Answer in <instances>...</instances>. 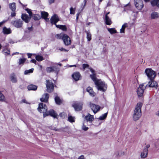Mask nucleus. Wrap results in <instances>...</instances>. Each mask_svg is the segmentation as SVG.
I'll use <instances>...</instances> for the list:
<instances>
[{"instance_id": "32", "label": "nucleus", "mask_w": 159, "mask_h": 159, "mask_svg": "<svg viewBox=\"0 0 159 159\" xmlns=\"http://www.w3.org/2000/svg\"><path fill=\"white\" fill-rule=\"evenodd\" d=\"M108 112L102 114V116L99 117L98 119L100 120H103L107 117V115Z\"/></svg>"}, {"instance_id": "64", "label": "nucleus", "mask_w": 159, "mask_h": 159, "mask_svg": "<svg viewBox=\"0 0 159 159\" xmlns=\"http://www.w3.org/2000/svg\"><path fill=\"white\" fill-rule=\"evenodd\" d=\"M99 1V3H100L102 2L103 0H98Z\"/></svg>"}, {"instance_id": "19", "label": "nucleus", "mask_w": 159, "mask_h": 159, "mask_svg": "<svg viewBox=\"0 0 159 159\" xmlns=\"http://www.w3.org/2000/svg\"><path fill=\"white\" fill-rule=\"evenodd\" d=\"M49 97V95L48 93L44 94L40 98V100L41 102H47Z\"/></svg>"}, {"instance_id": "27", "label": "nucleus", "mask_w": 159, "mask_h": 159, "mask_svg": "<svg viewBox=\"0 0 159 159\" xmlns=\"http://www.w3.org/2000/svg\"><path fill=\"white\" fill-rule=\"evenodd\" d=\"M151 4L152 6L159 7V0H152Z\"/></svg>"}, {"instance_id": "20", "label": "nucleus", "mask_w": 159, "mask_h": 159, "mask_svg": "<svg viewBox=\"0 0 159 159\" xmlns=\"http://www.w3.org/2000/svg\"><path fill=\"white\" fill-rule=\"evenodd\" d=\"M148 149H147V148H144L143 150V152L141 153V158H144L146 157L148 155Z\"/></svg>"}, {"instance_id": "18", "label": "nucleus", "mask_w": 159, "mask_h": 159, "mask_svg": "<svg viewBox=\"0 0 159 159\" xmlns=\"http://www.w3.org/2000/svg\"><path fill=\"white\" fill-rule=\"evenodd\" d=\"M72 77L75 81H77L80 80L81 76L79 72H76L72 74Z\"/></svg>"}, {"instance_id": "25", "label": "nucleus", "mask_w": 159, "mask_h": 159, "mask_svg": "<svg viewBox=\"0 0 159 159\" xmlns=\"http://www.w3.org/2000/svg\"><path fill=\"white\" fill-rule=\"evenodd\" d=\"M42 17L44 18L46 21L48 20V14L47 12L45 11H42L41 12Z\"/></svg>"}, {"instance_id": "59", "label": "nucleus", "mask_w": 159, "mask_h": 159, "mask_svg": "<svg viewBox=\"0 0 159 159\" xmlns=\"http://www.w3.org/2000/svg\"><path fill=\"white\" fill-rule=\"evenodd\" d=\"M3 23V22H0V27L2 25Z\"/></svg>"}, {"instance_id": "17", "label": "nucleus", "mask_w": 159, "mask_h": 159, "mask_svg": "<svg viewBox=\"0 0 159 159\" xmlns=\"http://www.w3.org/2000/svg\"><path fill=\"white\" fill-rule=\"evenodd\" d=\"M157 82L154 81L153 80H150L148 83V84L146 85V87H147L148 86L149 87H154L157 88Z\"/></svg>"}, {"instance_id": "55", "label": "nucleus", "mask_w": 159, "mask_h": 159, "mask_svg": "<svg viewBox=\"0 0 159 159\" xmlns=\"http://www.w3.org/2000/svg\"><path fill=\"white\" fill-rule=\"evenodd\" d=\"M74 66L76 67L77 66L76 65H69V67H74Z\"/></svg>"}, {"instance_id": "58", "label": "nucleus", "mask_w": 159, "mask_h": 159, "mask_svg": "<svg viewBox=\"0 0 159 159\" xmlns=\"http://www.w3.org/2000/svg\"><path fill=\"white\" fill-rule=\"evenodd\" d=\"M28 29L29 30H32V27H29V28H28Z\"/></svg>"}, {"instance_id": "46", "label": "nucleus", "mask_w": 159, "mask_h": 159, "mask_svg": "<svg viewBox=\"0 0 159 159\" xmlns=\"http://www.w3.org/2000/svg\"><path fill=\"white\" fill-rule=\"evenodd\" d=\"M59 50H61V51H65V52H67V51H68V50H66V49H65L64 48H62L59 49Z\"/></svg>"}, {"instance_id": "33", "label": "nucleus", "mask_w": 159, "mask_h": 159, "mask_svg": "<svg viewBox=\"0 0 159 159\" xmlns=\"http://www.w3.org/2000/svg\"><path fill=\"white\" fill-rule=\"evenodd\" d=\"M9 7L12 11H15L16 10V6L15 3H10L9 5Z\"/></svg>"}, {"instance_id": "2", "label": "nucleus", "mask_w": 159, "mask_h": 159, "mask_svg": "<svg viewBox=\"0 0 159 159\" xmlns=\"http://www.w3.org/2000/svg\"><path fill=\"white\" fill-rule=\"evenodd\" d=\"M142 105L141 102H139L136 106L133 115V119L135 121L138 120L141 116V108Z\"/></svg>"}, {"instance_id": "48", "label": "nucleus", "mask_w": 159, "mask_h": 159, "mask_svg": "<svg viewBox=\"0 0 159 159\" xmlns=\"http://www.w3.org/2000/svg\"><path fill=\"white\" fill-rule=\"evenodd\" d=\"M31 62L33 63H34V64H36V61L34 59H33L31 60Z\"/></svg>"}, {"instance_id": "11", "label": "nucleus", "mask_w": 159, "mask_h": 159, "mask_svg": "<svg viewBox=\"0 0 159 159\" xmlns=\"http://www.w3.org/2000/svg\"><path fill=\"white\" fill-rule=\"evenodd\" d=\"M90 107L94 114L96 113L99 111L101 108L99 106L91 102L90 103Z\"/></svg>"}, {"instance_id": "57", "label": "nucleus", "mask_w": 159, "mask_h": 159, "mask_svg": "<svg viewBox=\"0 0 159 159\" xmlns=\"http://www.w3.org/2000/svg\"><path fill=\"white\" fill-rule=\"evenodd\" d=\"M150 146V145L149 144H147L146 146V148H147V149H148V148Z\"/></svg>"}, {"instance_id": "8", "label": "nucleus", "mask_w": 159, "mask_h": 159, "mask_svg": "<svg viewBox=\"0 0 159 159\" xmlns=\"http://www.w3.org/2000/svg\"><path fill=\"white\" fill-rule=\"evenodd\" d=\"M134 4L137 9L139 10L142 9L143 7V2L142 0H134Z\"/></svg>"}, {"instance_id": "30", "label": "nucleus", "mask_w": 159, "mask_h": 159, "mask_svg": "<svg viewBox=\"0 0 159 159\" xmlns=\"http://www.w3.org/2000/svg\"><path fill=\"white\" fill-rule=\"evenodd\" d=\"M26 59L25 58H20L19 59L18 61V64L19 65H23L24 63L26 61Z\"/></svg>"}, {"instance_id": "34", "label": "nucleus", "mask_w": 159, "mask_h": 159, "mask_svg": "<svg viewBox=\"0 0 159 159\" xmlns=\"http://www.w3.org/2000/svg\"><path fill=\"white\" fill-rule=\"evenodd\" d=\"M108 31L111 34L116 33L117 31L114 28H108Z\"/></svg>"}, {"instance_id": "3", "label": "nucleus", "mask_w": 159, "mask_h": 159, "mask_svg": "<svg viewBox=\"0 0 159 159\" xmlns=\"http://www.w3.org/2000/svg\"><path fill=\"white\" fill-rule=\"evenodd\" d=\"M59 18L58 16L56 14H54L53 16H52L50 20L52 24H55L56 25V26L57 28L62 30L64 31L66 30V28L65 25H57L56 23L59 21Z\"/></svg>"}, {"instance_id": "13", "label": "nucleus", "mask_w": 159, "mask_h": 159, "mask_svg": "<svg viewBox=\"0 0 159 159\" xmlns=\"http://www.w3.org/2000/svg\"><path fill=\"white\" fill-rule=\"evenodd\" d=\"M46 70L47 72L48 73L55 72L57 73L59 71V69L57 66H53L46 68Z\"/></svg>"}, {"instance_id": "56", "label": "nucleus", "mask_w": 159, "mask_h": 159, "mask_svg": "<svg viewBox=\"0 0 159 159\" xmlns=\"http://www.w3.org/2000/svg\"><path fill=\"white\" fill-rule=\"evenodd\" d=\"M22 102L23 103H27L26 102V100L25 99H23L22 100Z\"/></svg>"}, {"instance_id": "60", "label": "nucleus", "mask_w": 159, "mask_h": 159, "mask_svg": "<svg viewBox=\"0 0 159 159\" xmlns=\"http://www.w3.org/2000/svg\"><path fill=\"white\" fill-rule=\"evenodd\" d=\"M34 19L35 20H37L39 19V18H37V17H36V18L35 17Z\"/></svg>"}, {"instance_id": "5", "label": "nucleus", "mask_w": 159, "mask_h": 159, "mask_svg": "<svg viewBox=\"0 0 159 159\" xmlns=\"http://www.w3.org/2000/svg\"><path fill=\"white\" fill-rule=\"evenodd\" d=\"M25 10L29 13V16L27 14H22L21 18L26 23H27L30 19L31 17L32 16V13L31 10L28 8H26Z\"/></svg>"}, {"instance_id": "12", "label": "nucleus", "mask_w": 159, "mask_h": 159, "mask_svg": "<svg viewBox=\"0 0 159 159\" xmlns=\"http://www.w3.org/2000/svg\"><path fill=\"white\" fill-rule=\"evenodd\" d=\"M83 105V103L82 102H76L74 103L72 106L76 111H79L82 109Z\"/></svg>"}, {"instance_id": "1", "label": "nucleus", "mask_w": 159, "mask_h": 159, "mask_svg": "<svg viewBox=\"0 0 159 159\" xmlns=\"http://www.w3.org/2000/svg\"><path fill=\"white\" fill-rule=\"evenodd\" d=\"M89 69L92 73V75H90V77L94 82L97 89L102 92L106 91L107 88V85L104 81L96 78L95 71L92 68H90Z\"/></svg>"}, {"instance_id": "43", "label": "nucleus", "mask_w": 159, "mask_h": 159, "mask_svg": "<svg viewBox=\"0 0 159 159\" xmlns=\"http://www.w3.org/2000/svg\"><path fill=\"white\" fill-rule=\"evenodd\" d=\"M82 67L83 68V70H84L86 68H89V65L88 64H83L82 65Z\"/></svg>"}, {"instance_id": "63", "label": "nucleus", "mask_w": 159, "mask_h": 159, "mask_svg": "<svg viewBox=\"0 0 159 159\" xmlns=\"http://www.w3.org/2000/svg\"><path fill=\"white\" fill-rule=\"evenodd\" d=\"M57 65H59L60 66H61V63H58L57 64Z\"/></svg>"}, {"instance_id": "40", "label": "nucleus", "mask_w": 159, "mask_h": 159, "mask_svg": "<svg viewBox=\"0 0 159 159\" xmlns=\"http://www.w3.org/2000/svg\"><path fill=\"white\" fill-rule=\"evenodd\" d=\"M87 38L88 41H89L91 40V34L90 32H87Z\"/></svg>"}, {"instance_id": "9", "label": "nucleus", "mask_w": 159, "mask_h": 159, "mask_svg": "<svg viewBox=\"0 0 159 159\" xmlns=\"http://www.w3.org/2000/svg\"><path fill=\"white\" fill-rule=\"evenodd\" d=\"M144 86L143 84H141L137 89V93L139 97H141L143 95L144 90L146 87V86Z\"/></svg>"}, {"instance_id": "6", "label": "nucleus", "mask_w": 159, "mask_h": 159, "mask_svg": "<svg viewBox=\"0 0 159 159\" xmlns=\"http://www.w3.org/2000/svg\"><path fill=\"white\" fill-rule=\"evenodd\" d=\"M38 109L40 112L43 113V114L47 112V107L42 103L39 104Z\"/></svg>"}, {"instance_id": "47", "label": "nucleus", "mask_w": 159, "mask_h": 159, "mask_svg": "<svg viewBox=\"0 0 159 159\" xmlns=\"http://www.w3.org/2000/svg\"><path fill=\"white\" fill-rule=\"evenodd\" d=\"M78 159H85L84 156L83 155L79 157Z\"/></svg>"}, {"instance_id": "39", "label": "nucleus", "mask_w": 159, "mask_h": 159, "mask_svg": "<svg viewBox=\"0 0 159 159\" xmlns=\"http://www.w3.org/2000/svg\"><path fill=\"white\" fill-rule=\"evenodd\" d=\"M35 58L36 60L38 61H41L43 60V57L42 56L40 55L36 56Z\"/></svg>"}, {"instance_id": "36", "label": "nucleus", "mask_w": 159, "mask_h": 159, "mask_svg": "<svg viewBox=\"0 0 159 159\" xmlns=\"http://www.w3.org/2000/svg\"><path fill=\"white\" fill-rule=\"evenodd\" d=\"M5 101V98L4 95L0 91V101L3 102Z\"/></svg>"}, {"instance_id": "24", "label": "nucleus", "mask_w": 159, "mask_h": 159, "mask_svg": "<svg viewBox=\"0 0 159 159\" xmlns=\"http://www.w3.org/2000/svg\"><path fill=\"white\" fill-rule=\"evenodd\" d=\"M37 88V86L33 85L30 84L27 87V89L29 90H36Z\"/></svg>"}, {"instance_id": "45", "label": "nucleus", "mask_w": 159, "mask_h": 159, "mask_svg": "<svg viewBox=\"0 0 159 159\" xmlns=\"http://www.w3.org/2000/svg\"><path fill=\"white\" fill-rule=\"evenodd\" d=\"M49 3L51 4L54 2L55 0H48Z\"/></svg>"}, {"instance_id": "37", "label": "nucleus", "mask_w": 159, "mask_h": 159, "mask_svg": "<svg viewBox=\"0 0 159 159\" xmlns=\"http://www.w3.org/2000/svg\"><path fill=\"white\" fill-rule=\"evenodd\" d=\"M55 100L56 104H57L59 105L61 102V100L58 96H56L55 97Z\"/></svg>"}, {"instance_id": "35", "label": "nucleus", "mask_w": 159, "mask_h": 159, "mask_svg": "<svg viewBox=\"0 0 159 159\" xmlns=\"http://www.w3.org/2000/svg\"><path fill=\"white\" fill-rule=\"evenodd\" d=\"M2 52L6 56L10 55V51L9 49H5L2 51Z\"/></svg>"}, {"instance_id": "31", "label": "nucleus", "mask_w": 159, "mask_h": 159, "mask_svg": "<svg viewBox=\"0 0 159 159\" xmlns=\"http://www.w3.org/2000/svg\"><path fill=\"white\" fill-rule=\"evenodd\" d=\"M127 24L124 23L122 26L121 28L120 29V33H124L125 32V30L126 27L127 26Z\"/></svg>"}, {"instance_id": "28", "label": "nucleus", "mask_w": 159, "mask_h": 159, "mask_svg": "<svg viewBox=\"0 0 159 159\" xmlns=\"http://www.w3.org/2000/svg\"><path fill=\"white\" fill-rule=\"evenodd\" d=\"M66 35V34L61 33L60 34H57L56 36V37L57 39H62L63 40V38H64L65 36V35Z\"/></svg>"}, {"instance_id": "53", "label": "nucleus", "mask_w": 159, "mask_h": 159, "mask_svg": "<svg viewBox=\"0 0 159 159\" xmlns=\"http://www.w3.org/2000/svg\"><path fill=\"white\" fill-rule=\"evenodd\" d=\"M27 55H28V58L31 57V56H32V54H30V53H28L27 54Z\"/></svg>"}, {"instance_id": "44", "label": "nucleus", "mask_w": 159, "mask_h": 159, "mask_svg": "<svg viewBox=\"0 0 159 159\" xmlns=\"http://www.w3.org/2000/svg\"><path fill=\"white\" fill-rule=\"evenodd\" d=\"M82 128L83 130L84 131H87L88 129V128L86 127V125H84V123H83Z\"/></svg>"}, {"instance_id": "21", "label": "nucleus", "mask_w": 159, "mask_h": 159, "mask_svg": "<svg viewBox=\"0 0 159 159\" xmlns=\"http://www.w3.org/2000/svg\"><path fill=\"white\" fill-rule=\"evenodd\" d=\"M10 79L11 81L13 83H16L17 81L16 76L14 73L11 74L10 76Z\"/></svg>"}, {"instance_id": "15", "label": "nucleus", "mask_w": 159, "mask_h": 159, "mask_svg": "<svg viewBox=\"0 0 159 159\" xmlns=\"http://www.w3.org/2000/svg\"><path fill=\"white\" fill-rule=\"evenodd\" d=\"M85 119L86 121L88 123V125H91L92 121H93L94 120L93 116L89 113L88 115L85 116Z\"/></svg>"}, {"instance_id": "51", "label": "nucleus", "mask_w": 159, "mask_h": 159, "mask_svg": "<svg viewBox=\"0 0 159 159\" xmlns=\"http://www.w3.org/2000/svg\"><path fill=\"white\" fill-rule=\"evenodd\" d=\"M19 53L18 52H14L12 54V56H13L15 55L19 54Z\"/></svg>"}, {"instance_id": "14", "label": "nucleus", "mask_w": 159, "mask_h": 159, "mask_svg": "<svg viewBox=\"0 0 159 159\" xmlns=\"http://www.w3.org/2000/svg\"><path fill=\"white\" fill-rule=\"evenodd\" d=\"M49 115L53 117L54 118H55L57 117V115L53 110L51 109L49 110L48 111H47L45 114H43V117H45Z\"/></svg>"}, {"instance_id": "61", "label": "nucleus", "mask_w": 159, "mask_h": 159, "mask_svg": "<svg viewBox=\"0 0 159 159\" xmlns=\"http://www.w3.org/2000/svg\"><path fill=\"white\" fill-rule=\"evenodd\" d=\"M145 2H149L150 0H144Z\"/></svg>"}, {"instance_id": "42", "label": "nucleus", "mask_w": 159, "mask_h": 159, "mask_svg": "<svg viewBox=\"0 0 159 159\" xmlns=\"http://www.w3.org/2000/svg\"><path fill=\"white\" fill-rule=\"evenodd\" d=\"M75 9L71 7L70 8V14H74L75 13Z\"/></svg>"}, {"instance_id": "7", "label": "nucleus", "mask_w": 159, "mask_h": 159, "mask_svg": "<svg viewBox=\"0 0 159 159\" xmlns=\"http://www.w3.org/2000/svg\"><path fill=\"white\" fill-rule=\"evenodd\" d=\"M46 87L47 92L51 93L54 90V84L52 82H50L49 80H46Z\"/></svg>"}, {"instance_id": "49", "label": "nucleus", "mask_w": 159, "mask_h": 159, "mask_svg": "<svg viewBox=\"0 0 159 159\" xmlns=\"http://www.w3.org/2000/svg\"><path fill=\"white\" fill-rule=\"evenodd\" d=\"M16 13L15 12H12L11 13V16L12 17L15 16Z\"/></svg>"}, {"instance_id": "62", "label": "nucleus", "mask_w": 159, "mask_h": 159, "mask_svg": "<svg viewBox=\"0 0 159 159\" xmlns=\"http://www.w3.org/2000/svg\"><path fill=\"white\" fill-rule=\"evenodd\" d=\"M79 14H80V13H78L76 14V16H79Z\"/></svg>"}, {"instance_id": "10", "label": "nucleus", "mask_w": 159, "mask_h": 159, "mask_svg": "<svg viewBox=\"0 0 159 159\" xmlns=\"http://www.w3.org/2000/svg\"><path fill=\"white\" fill-rule=\"evenodd\" d=\"M11 24L15 27L17 28L21 27L23 25V21L20 19L12 21L11 22Z\"/></svg>"}, {"instance_id": "41", "label": "nucleus", "mask_w": 159, "mask_h": 159, "mask_svg": "<svg viewBox=\"0 0 159 159\" xmlns=\"http://www.w3.org/2000/svg\"><path fill=\"white\" fill-rule=\"evenodd\" d=\"M68 120L70 122H75V118L71 116H70L68 117Z\"/></svg>"}, {"instance_id": "4", "label": "nucleus", "mask_w": 159, "mask_h": 159, "mask_svg": "<svg viewBox=\"0 0 159 159\" xmlns=\"http://www.w3.org/2000/svg\"><path fill=\"white\" fill-rule=\"evenodd\" d=\"M145 72L150 80H153L156 75L155 72L151 68H147Z\"/></svg>"}, {"instance_id": "54", "label": "nucleus", "mask_w": 159, "mask_h": 159, "mask_svg": "<svg viewBox=\"0 0 159 159\" xmlns=\"http://www.w3.org/2000/svg\"><path fill=\"white\" fill-rule=\"evenodd\" d=\"M156 114L157 116H159V110L156 113Z\"/></svg>"}, {"instance_id": "22", "label": "nucleus", "mask_w": 159, "mask_h": 159, "mask_svg": "<svg viewBox=\"0 0 159 159\" xmlns=\"http://www.w3.org/2000/svg\"><path fill=\"white\" fill-rule=\"evenodd\" d=\"M87 91L88 92L90 95L92 97H94L95 95V93L93 92L92 88L90 87H88L87 88Z\"/></svg>"}, {"instance_id": "29", "label": "nucleus", "mask_w": 159, "mask_h": 159, "mask_svg": "<svg viewBox=\"0 0 159 159\" xmlns=\"http://www.w3.org/2000/svg\"><path fill=\"white\" fill-rule=\"evenodd\" d=\"M151 18L152 19H155L157 18L158 17V15L157 12H153L151 14Z\"/></svg>"}, {"instance_id": "26", "label": "nucleus", "mask_w": 159, "mask_h": 159, "mask_svg": "<svg viewBox=\"0 0 159 159\" xmlns=\"http://www.w3.org/2000/svg\"><path fill=\"white\" fill-rule=\"evenodd\" d=\"M3 32L4 34H9L11 33V31L10 28H7L6 27H4L3 28Z\"/></svg>"}, {"instance_id": "16", "label": "nucleus", "mask_w": 159, "mask_h": 159, "mask_svg": "<svg viewBox=\"0 0 159 159\" xmlns=\"http://www.w3.org/2000/svg\"><path fill=\"white\" fill-rule=\"evenodd\" d=\"M63 41L66 45L68 46L71 44V40L70 37L66 34L65 35Z\"/></svg>"}, {"instance_id": "38", "label": "nucleus", "mask_w": 159, "mask_h": 159, "mask_svg": "<svg viewBox=\"0 0 159 159\" xmlns=\"http://www.w3.org/2000/svg\"><path fill=\"white\" fill-rule=\"evenodd\" d=\"M34 69L31 68L30 70H26L24 72V74L25 75H28L30 73H32L33 72Z\"/></svg>"}, {"instance_id": "50", "label": "nucleus", "mask_w": 159, "mask_h": 159, "mask_svg": "<svg viewBox=\"0 0 159 159\" xmlns=\"http://www.w3.org/2000/svg\"><path fill=\"white\" fill-rule=\"evenodd\" d=\"M115 154H116V156H119V155L120 156H121V155H122V154H121V155H120V154H119V153L118 152H116V153H115Z\"/></svg>"}, {"instance_id": "52", "label": "nucleus", "mask_w": 159, "mask_h": 159, "mask_svg": "<svg viewBox=\"0 0 159 159\" xmlns=\"http://www.w3.org/2000/svg\"><path fill=\"white\" fill-rule=\"evenodd\" d=\"M84 5L83 6V7L82 10L83 9L84 7V6H85V5L86 4V1L85 0H84Z\"/></svg>"}, {"instance_id": "23", "label": "nucleus", "mask_w": 159, "mask_h": 159, "mask_svg": "<svg viewBox=\"0 0 159 159\" xmlns=\"http://www.w3.org/2000/svg\"><path fill=\"white\" fill-rule=\"evenodd\" d=\"M106 24L107 25H110L112 23V21L111 19L107 15H105V19H104Z\"/></svg>"}]
</instances>
